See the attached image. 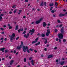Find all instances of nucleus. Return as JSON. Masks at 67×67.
I'll list each match as a JSON object with an SVG mask.
<instances>
[{"mask_svg": "<svg viewBox=\"0 0 67 67\" xmlns=\"http://www.w3.org/2000/svg\"><path fill=\"white\" fill-rule=\"evenodd\" d=\"M60 31L62 33H59L58 35V36L59 38L60 39H62L63 38V34H64V30L63 29H61Z\"/></svg>", "mask_w": 67, "mask_h": 67, "instance_id": "nucleus-1", "label": "nucleus"}, {"mask_svg": "<svg viewBox=\"0 0 67 67\" xmlns=\"http://www.w3.org/2000/svg\"><path fill=\"white\" fill-rule=\"evenodd\" d=\"M28 47L26 46H24L23 47V51L25 53L26 52V49H28Z\"/></svg>", "mask_w": 67, "mask_h": 67, "instance_id": "nucleus-2", "label": "nucleus"}, {"mask_svg": "<svg viewBox=\"0 0 67 67\" xmlns=\"http://www.w3.org/2000/svg\"><path fill=\"white\" fill-rule=\"evenodd\" d=\"M43 20V18H41L40 19V20H38L36 21L35 22V23L36 24H38L40 23V22L42 21V20Z\"/></svg>", "mask_w": 67, "mask_h": 67, "instance_id": "nucleus-3", "label": "nucleus"}, {"mask_svg": "<svg viewBox=\"0 0 67 67\" xmlns=\"http://www.w3.org/2000/svg\"><path fill=\"white\" fill-rule=\"evenodd\" d=\"M15 35L14 33H13L12 35V36L10 37V41H12L13 40V38H14V37H15Z\"/></svg>", "mask_w": 67, "mask_h": 67, "instance_id": "nucleus-4", "label": "nucleus"}, {"mask_svg": "<svg viewBox=\"0 0 67 67\" xmlns=\"http://www.w3.org/2000/svg\"><path fill=\"white\" fill-rule=\"evenodd\" d=\"M53 56L52 55H50L48 56L47 58H51L53 57Z\"/></svg>", "mask_w": 67, "mask_h": 67, "instance_id": "nucleus-5", "label": "nucleus"}, {"mask_svg": "<svg viewBox=\"0 0 67 67\" xmlns=\"http://www.w3.org/2000/svg\"><path fill=\"white\" fill-rule=\"evenodd\" d=\"M65 14H60L59 15V16L60 17H62V16H65Z\"/></svg>", "mask_w": 67, "mask_h": 67, "instance_id": "nucleus-6", "label": "nucleus"}, {"mask_svg": "<svg viewBox=\"0 0 67 67\" xmlns=\"http://www.w3.org/2000/svg\"><path fill=\"white\" fill-rule=\"evenodd\" d=\"M21 47H22L21 45H20V46H18L17 47L16 49H20V48H21Z\"/></svg>", "mask_w": 67, "mask_h": 67, "instance_id": "nucleus-7", "label": "nucleus"}, {"mask_svg": "<svg viewBox=\"0 0 67 67\" xmlns=\"http://www.w3.org/2000/svg\"><path fill=\"white\" fill-rule=\"evenodd\" d=\"M14 62V60H12L10 62V65H12V64H13Z\"/></svg>", "mask_w": 67, "mask_h": 67, "instance_id": "nucleus-8", "label": "nucleus"}, {"mask_svg": "<svg viewBox=\"0 0 67 67\" xmlns=\"http://www.w3.org/2000/svg\"><path fill=\"white\" fill-rule=\"evenodd\" d=\"M34 31H35V30L34 29H33L32 30H31L30 31V32H29V33H30L31 32L34 33Z\"/></svg>", "mask_w": 67, "mask_h": 67, "instance_id": "nucleus-9", "label": "nucleus"}, {"mask_svg": "<svg viewBox=\"0 0 67 67\" xmlns=\"http://www.w3.org/2000/svg\"><path fill=\"white\" fill-rule=\"evenodd\" d=\"M64 63H65V61H62L60 63V65H63L64 64Z\"/></svg>", "mask_w": 67, "mask_h": 67, "instance_id": "nucleus-10", "label": "nucleus"}, {"mask_svg": "<svg viewBox=\"0 0 67 67\" xmlns=\"http://www.w3.org/2000/svg\"><path fill=\"white\" fill-rule=\"evenodd\" d=\"M47 25V24H46L45 22H44L43 24V27H45Z\"/></svg>", "mask_w": 67, "mask_h": 67, "instance_id": "nucleus-11", "label": "nucleus"}, {"mask_svg": "<svg viewBox=\"0 0 67 67\" xmlns=\"http://www.w3.org/2000/svg\"><path fill=\"white\" fill-rule=\"evenodd\" d=\"M19 29V26L18 25H17L15 26V30H18Z\"/></svg>", "mask_w": 67, "mask_h": 67, "instance_id": "nucleus-12", "label": "nucleus"}, {"mask_svg": "<svg viewBox=\"0 0 67 67\" xmlns=\"http://www.w3.org/2000/svg\"><path fill=\"white\" fill-rule=\"evenodd\" d=\"M5 49V48H2L0 49V51H3V50H4Z\"/></svg>", "mask_w": 67, "mask_h": 67, "instance_id": "nucleus-13", "label": "nucleus"}, {"mask_svg": "<svg viewBox=\"0 0 67 67\" xmlns=\"http://www.w3.org/2000/svg\"><path fill=\"white\" fill-rule=\"evenodd\" d=\"M49 34H50V33L47 32L46 33V36H49Z\"/></svg>", "mask_w": 67, "mask_h": 67, "instance_id": "nucleus-14", "label": "nucleus"}, {"mask_svg": "<svg viewBox=\"0 0 67 67\" xmlns=\"http://www.w3.org/2000/svg\"><path fill=\"white\" fill-rule=\"evenodd\" d=\"M41 36L42 37H44L45 36V34H42V35H41Z\"/></svg>", "mask_w": 67, "mask_h": 67, "instance_id": "nucleus-15", "label": "nucleus"}, {"mask_svg": "<svg viewBox=\"0 0 67 67\" xmlns=\"http://www.w3.org/2000/svg\"><path fill=\"white\" fill-rule=\"evenodd\" d=\"M31 64L32 65L34 66V61H33V60H31Z\"/></svg>", "mask_w": 67, "mask_h": 67, "instance_id": "nucleus-16", "label": "nucleus"}, {"mask_svg": "<svg viewBox=\"0 0 67 67\" xmlns=\"http://www.w3.org/2000/svg\"><path fill=\"white\" fill-rule=\"evenodd\" d=\"M38 37H37L36 38V39H35V41L36 43L37 42V41L38 40Z\"/></svg>", "mask_w": 67, "mask_h": 67, "instance_id": "nucleus-17", "label": "nucleus"}, {"mask_svg": "<svg viewBox=\"0 0 67 67\" xmlns=\"http://www.w3.org/2000/svg\"><path fill=\"white\" fill-rule=\"evenodd\" d=\"M43 2H42L40 4V6H43Z\"/></svg>", "mask_w": 67, "mask_h": 67, "instance_id": "nucleus-18", "label": "nucleus"}, {"mask_svg": "<svg viewBox=\"0 0 67 67\" xmlns=\"http://www.w3.org/2000/svg\"><path fill=\"white\" fill-rule=\"evenodd\" d=\"M23 41H21V45H21V46H23Z\"/></svg>", "mask_w": 67, "mask_h": 67, "instance_id": "nucleus-19", "label": "nucleus"}, {"mask_svg": "<svg viewBox=\"0 0 67 67\" xmlns=\"http://www.w3.org/2000/svg\"><path fill=\"white\" fill-rule=\"evenodd\" d=\"M24 37H26V38H28L27 35H26V34L24 35Z\"/></svg>", "mask_w": 67, "mask_h": 67, "instance_id": "nucleus-20", "label": "nucleus"}, {"mask_svg": "<svg viewBox=\"0 0 67 67\" xmlns=\"http://www.w3.org/2000/svg\"><path fill=\"white\" fill-rule=\"evenodd\" d=\"M5 53H7V52H9V51L6 49L5 51Z\"/></svg>", "mask_w": 67, "mask_h": 67, "instance_id": "nucleus-21", "label": "nucleus"}, {"mask_svg": "<svg viewBox=\"0 0 67 67\" xmlns=\"http://www.w3.org/2000/svg\"><path fill=\"white\" fill-rule=\"evenodd\" d=\"M16 5H14L13 6L12 8H13L14 9H15L16 8Z\"/></svg>", "mask_w": 67, "mask_h": 67, "instance_id": "nucleus-22", "label": "nucleus"}, {"mask_svg": "<svg viewBox=\"0 0 67 67\" xmlns=\"http://www.w3.org/2000/svg\"><path fill=\"white\" fill-rule=\"evenodd\" d=\"M47 32H48V33H50V29H47Z\"/></svg>", "mask_w": 67, "mask_h": 67, "instance_id": "nucleus-23", "label": "nucleus"}, {"mask_svg": "<svg viewBox=\"0 0 67 67\" xmlns=\"http://www.w3.org/2000/svg\"><path fill=\"white\" fill-rule=\"evenodd\" d=\"M49 5L50 7H52V6H53V3H52L51 4H49Z\"/></svg>", "mask_w": 67, "mask_h": 67, "instance_id": "nucleus-24", "label": "nucleus"}, {"mask_svg": "<svg viewBox=\"0 0 67 67\" xmlns=\"http://www.w3.org/2000/svg\"><path fill=\"white\" fill-rule=\"evenodd\" d=\"M24 62H26V58H24Z\"/></svg>", "mask_w": 67, "mask_h": 67, "instance_id": "nucleus-25", "label": "nucleus"}, {"mask_svg": "<svg viewBox=\"0 0 67 67\" xmlns=\"http://www.w3.org/2000/svg\"><path fill=\"white\" fill-rule=\"evenodd\" d=\"M26 33V31H25L24 32H23L22 33L23 34H25Z\"/></svg>", "mask_w": 67, "mask_h": 67, "instance_id": "nucleus-26", "label": "nucleus"}, {"mask_svg": "<svg viewBox=\"0 0 67 67\" xmlns=\"http://www.w3.org/2000/svg\"><path fill=\"white\" fill-rule=\"evenodd\" d=\"M44 6H45V7H46V2H44Z\"/></svg>", "mask_w": 67, "mask_h": 67, "instance_id": "nucleus-27", "label": "nucleus"}, {"mask_svg": "<svg viewBox=\"0 0 67 67\" xmlns=\"http://www.w3.org/2000/svg\"><path fill=\"white\" fill-rule=\"evenodd\" d=\"M27 53H30V51H29V50L28 49L27 50Z\"/></svg>", "mask_w": 67, "mask_h": 67, "instance_id": "nucleus-28", "label": "nucleus"}, {"mask_svg": "<svg viewBox=\"0 0 67 67\" xmlns=\"http://www.w3.org/2000/svg\"><path fill=\"white\" fill-rule=\"evenodd\" d=\"M19 37H17L16 38V40H19Z\"/></svg>", "mask_w": 67, "mask_h": 67, "instance_id": "nucleus-29", "label": "nucleus"}, {"mask_svg": "<svg viewBox=\"0 0 67 67\" xmlns=\"http://www.w3.org/2000/svg\"><path fill=\"white\" fill-rule=\"evenodd\" d=\"M55 6H57V5H58V4H57V2H56L55 3Z\"/></svg>", "mask_w": 67, "mask_h": 67, "instance_id": "nucleus-30", "label": "nucleus"}, {"mask_svg": "<svg viewBox=\"0 0 67 67\" xmlns=\"http://www.w3.org/2000/svg\"><path fill=\"white\" fill-rule=\"evenodd\" d=\"M29 50H30V51H33V49H32V48H30L29 49Z\"/></svg>", "mask_w": 67, "mask_h": 67, "instance_id": "nucleus-31", "label": "nucleus"}, {"mask_svg": "<svg viewBox=\"0 0 67 67\" xmlns=\"http://www.w3.org/2000/svg\"><path fill=\"white\" fill-rule=\"evenodd\" d=\"M12 27L11 26H9V29H12Z\"/></svg>", "mask_w": 67, "mask_h": 67, "instance_id": "nucleus-32", "label": "nucleus"}, {"mask_svg": "<svg viewBox=\"0 0 67 67\" xmlns=\"http://www.w3.org/2000/svg\"><path fill=\"white\" fill-rule=\"evenodd\" d=\"M58 23H60V20H58Z\"/></svg>", "mask_w": 67, "mask_h": 67, "instance_id": "nucleus-33", "label": "nucleus"}, {"mask_svg": "<svg viewBox=\"0 0 67 67\" xmlns=\"http://www.w3.org/2000/svg\"><path fill=\"white\" fill-rule=\"evenodd\" d=\"M35 43H36L35 41H33L32 42V44H34Z\"/></svg>", "mask_w": 67, "mask_h": 67, "instance_id": "nucleus-34", "label": "nucleus"}, {"mask_svg": "<svg viewBox=\"0 0 67 67\" xmlns=\"http://www.w3.org/2000/svg\"><path fill=\"white\" fill-rule=\"evenodd\" d=\"M19 30H20V31H23V28H21V29H20Z\"/></svg>", "mask_w": 67, "mask_h": 67, "instance_id": "nucleus-35", "label": "nucleus"}, {"mask_svg": "<svg viewBox=\"0 0 67 67\" xmlns=\"http://www.w3.org/2000/svg\"><path fill=\"white\" fill-rule=\"evenodd\" d=\"M53 7H51V8L50 9V11H52V9H53Z\"/></svg>", "mask_w": 67, "mask_h": 67, "instance_id": "nucleus-36", "label": "nucleus"}, {"mask_svg": "<svg viewBox=\"0 0 67 67\" xmlns=\"http://www.w3.org/2000/svg\"><path fill=\"white\" fill-rule=\"evenodd\" d=\"M32 57H31L29 58V59L30 60H32Z\"/></svg>", "mask_w": 67, "mask_h": 67, "instance_id": "nucleus-37", "label": "nucleus"}, {"mask_svg": "<svg viewBox=\"0 0 67 67\" xmlns=\"http://www.w3.org/2000/svg\"><path fill=\"white\" fill-rule=\"evenodd\" d=\"M16 12V9H15L14 11V13H15Z\"/></svg>", "mask_w": 67, "mask_h": 67, "instance_id": "nucleus-38", "label": "nucleus"}, {"mask_svg": "<svg viewBox=\"0 0 67 67\" xmlns=\"http://www.w3.org/2000/svg\"><path fill=\"white\" fill-rule=\"evenodd\" d=\"M0 30H2V31H3L4 30V29H3L1 27L0 28Z\"/></svg>", "mask_w": 67, "mask_h": 67, "instance_id": "nucleus-39", "label": "nucleus"}, {"mask_svg": "<svg viewBox=\"0 0 67 67\" xmlns=\"http://www.w3.org/2000/svg\"><path fill=\"white\" fill-rule=\"evenodd\" d=\"M40 43H41V42L40 41H38L37 43V44L38 45H39V44H40Z\"/></svg>", "mask_w": 67, "mask_h": 67, "instance_id": "nucleus-40", "label": "nucleus"}, {"mask_svg": "<svg viewBox=\"0 0 67 67\" xmlns=\"http://www.w3.org/2000/svg\"><path fill=\"white\" fill-rule=\"evenodd\" d=\"M51 12L52 13H54V10H52L51 11Z\"/></svg>", "mask_w": 67, "mask_h": 67, "instance_id": "nucleus-41", "label": "nucleus"}, {"mask_svg": "<svg viewBox=\"0 0 67 67\" xmlns=\"http://www.w3.org/2000/svg\"><path fill=\"white\" fill-rule=\"evenodd\" d=\"M63 41L64 42H65L66 41V39H63Z\"/></svg>", "mask_w": 67, "mask_h": 67, "instance_id": "nucleus-42", "label": "nucleus"}, {"mask_svg": "<svg viewBox=\"0 0 67 67\" xmlns=\"http://www.w3.org/2000/svg\"><path fill=\"white\" fill-rule=\"evenodd\" d=\"M62 26H63V25L61 24V25H60L59 26V27H62Z\"/></svg>", "mask_w": 67, "mask_h": 67, "instance_id": "nucleus-43", "label": "nucleus"}, {"mask_svg": "<svg viewBox=\"0 0 67 67\" xmlns=\"http://www.w3.org/2000/svg\"><path fill=\"white\" fill-rule=\"evenodd\" d=\"M25 2H29V0H25Z\"/></svg>", "mask_w": 67, "mask_h": 67, "instance_id": "nucleus-44", "label": "nucleus"}, {"mask_svg": "<svg viewBox=\"0 0 67 67\" xmlns=\"http://www.w3.org/2000/svg\"><path fill=\"white\" fill-rule=\"evenodd\" d=\"M57 29H55V32H57Z\"/></svg>", "mask_w": 67, "mask_h": 67, "instance_id": "nucleus-45", "label": "nucleus"}, {"mask_svg": "<svg viewBox=\"0 0 67 67\" xmlns=\"http://www.w3.org/2000/svg\"><path fill=\"white\" fill-rule=\"evenodd\" d=\"M57 47H55L54 48V49H57Z\"/></svg>", "mask_w": 67, "mask_h": 67, "instance_id": "nucleus-46", "label": "nucleus"}, {"mask_svg": "<svg viewBox=\"0 0 67 67\" xmlns=\"http://www.w3.org/2000/svg\"><path fill=\"white\" fill-rule=\"evenodd\" d=\"M63 11H64V12H66L67 10L66 9H64L63 10Z\"/></svg>", "mask_w": 67, "mask_h": 67, "instance_id": "nucleus-47", "label": "nucleus"}, {"mask_svg": "<svg viewBox=\"0 0 67 67\" xmlns=\"http://www.w3.org/2000/svg\"><path fill=\"white\" fill-rule=\"evenodd\" d=\"M27 37L28 38V37H29V33L27 34Z\"/></svg>", "mask_w": 67, "mask_h": 67, "instance_id": "nucleus-48", "label": "nucleus"}, {"mask_svg": "<svg viewBox=\"0 0 67 67\" xmlns=\"http://www.w3.org/2000/svg\"><path fill=\"white\" fill-rule=\"evenodd\" d=\"M14 53H16V51H15V50H14Z\"/></svg>", "mask_w": 67, "mask_h": 67, "instance_id": "nucleus-49", "label": "nucleus"}, {"mask_svg": "<svg viewBox=\"0 0 67 67\" xmlns=\"http://www.w3.org/2000/svg\"><path fill=\"white\" fill-rule=\"evenodd\" d=\"M3 40V37L1 38V41H2V40Z\"/></svg>", "mask_w": 67, "mask_h": 67, "instance_id": "nucleus-50", "label": "nucleus"}, {"mask_svg": "<svg viewBox=\"0 0 67 67\" xmlns=\"http://www.w3.org/2000/svg\"><path fill=\"white\" fill-rule=\"evenodd\" d=\"M44 51H47V49L46 48H45L44 49Z\"/></svg>", "mask_w": 67, "mask_h": 67, "instance_id": "nucleus-51", "label": "nucleus"}, {"mask_svg": "<svg viewBox=\"0 0 67 67\" xmlns=\"http://www.w3.org/2000/svg\"><path fill=\"white\" fill-rule=\"evenodd\" d=\"M3 41H3V40L1 42V43H3Z\"/></svg>", "mask_w": 67, "mask_h": 67, "instance_id": "nucleus-52", "label": "nucleus"}, {"mask_svg": "<svg viewBox=\"0 0 67 67\" xmlns=\"http://www.w3.org/2000/svg\"><path fill=\"white\" fill-rule=\"evenodd\" d=\"M20 30L19 29L18 31V33H20Z\"/></svg>", "mask_w": 67, "mask_h": 67, "instance_id": "nucleus-53", "label": "nucleus"}, {"mask_svg": "<svg viewBox=\"0 0 67 67\" xmlns=\"http://www.w3.org/2000/svg\"><path fill=\"white\" fill-rule=\"evenodd\" d=\"M59 41L60 43H61V40H60V39H59Z\"/></svg>", "mask_w": 67, "mask_h": 67, "instance_id": "nucleus-54", "label": "nucleus"}, {"mask_svg": "<svg viewBox=\"0 0 67 67\" xmlns=\"http://www.w3.org/2000/svg\"><path fill=\"white\" fill-rule=\"evenodd\" d=\"M26 17V16H24L23 17V18H24V19H25V18Z\"/></svg>", "mask_w": 67, "mask_h": 67, "instance_id": "nucleus-55", "label": "nucleus"}, {"mask_svg": "<svg viewBox=\"0 0 67 67\" xmlns=\"http://www.w3.org/2000/svg\"><path fill=\"white\" fill-rule=\"evenodd\" d=\"M34 52H35V53H36V52H37V51H36V50H35Z\"/></svg>", "mask_w": 67, "mask_h": 67, "instance_id": "nucleus-56", "label": "nucleus"}, {"mask_svg": "<svg viewBox=\"0 0 67 67\" xmlns=\"http://www.w3.org/2000/svg\"><path fill=\"white\" fill-rule=\"evenodd\" d=\"M58 38H57L56 39V41H58Z\"/></svg>", "mask_w": 67, "mask_h": 67, "instance_id": "nucleus-57", "label": "nucleus"}, {"mask_svg": "<svg viewBox=\"0 0 67 67\" xmlns=\"http://www.w3.org/2000/svg\"><path fill=\"white\" fill-rule=\"evenodd\" d=\"M53 17H55V16H56L54 14H53Z\"/></svg>", "mask_w": 67, "mask_h": 67, "instance_id": "nucleus-58", "label": "nucleus"}, {"mask_svg": "<svg viewBox=\"0 0 67 67\" xmlns=\"http://www.w3.org/2000/svg\"><path fill=\"white\" fill-rule=\"evenodd\" d=\"M9 59H11V58H12L11 57V56H9Z\"/></svg>", "mask_w": 67, "mask_h": 67, "instance_id": "nucleus-59", "label": "nucleus"}, {"mask_svg": "<svg viewBox=\"0 0 67 67\" xmlns=\"http://www.w3.org/2000/svg\"><path fill=\"white\" fill-rule=\"evenodd\" d=\"M58 62V60L57 59L56 60V62H57H57Z\"/></svg>", "mask_w": 67, "mask_h": 67, "instance_id": "nucleus-60", "label": "nucleus"}, {"mask_svg": "<svg viewBox=\"0 0 67 67\" xmlns=\"http://www.w3.org/2000/svg\"><path fill=\"white\" fill-rule=\"evenodd\" d=\"M12 12H9V14H12Z\"/></svg>", "mask_w": 67, "mask_h": 67, "instance_id": "nucleus-61", "label": "nucleus"}, {"mask_svg": "<svg viewBox=\"0 0 67 67\" xmlns=\"http://www.w3.org/2000/svg\"><path fill=\"white\" fill-rule=\"evenodd\" d=\"M3 26L4 27H6V25H4Z\"/></svg>", "mask_w": 67, "mask_h": 67, "instance_id": "nucleus-62", "label": "nucleus"}, {"mask_svg": "<svg viewBox=\"0 0 67 67\" xmlns=\"http://www.w3.org/2000/svg\"><path fill=\"white\" fill-rule=\"evenodd\" d=\"M1 34H4V32H2Z\"/></svg>", "mask_w": 67, "mask_h": 67, "instance_id": "nucleus-63", "label": "nucleus"}, {"mask_svg": "<svg viewBox=\"0 0 67 67\" xmlns=\"http://www.w3.org/2000/svg\"><path fill=\"white\" fill-rule=\"evenodd\" d=\"M47 41H45L44 42V44H46L47 43Z\"/></svg>", "mask_w": 67, "mask_h": 67, "instance_id": "nucleus-64", "label": "nucleus"}]
</instances>
